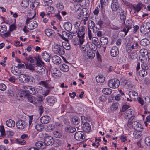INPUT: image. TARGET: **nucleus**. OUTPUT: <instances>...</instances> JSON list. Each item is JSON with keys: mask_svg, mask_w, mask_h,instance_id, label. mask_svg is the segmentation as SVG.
<instances>
[{"mask_svg": "<svg viewBox=\"0 0 150 150\" xmlns=\"http://www.w3.org/2000/svg\"><path fill=\"white\" fill-rule=\"evenodd\" d=\"M35 63L39 67V69L38 70V72L41 75H42L45 73V70L41 66V57L39 56H36L35 58Z\"/></svg>", "mask_w": 150, "mask_h": 150, "instance_id": "nucleus-6", "label": "nucleus"}, {"mask_svg": "<svg viewBox=\"0 0 150 150\" xmlns=\"http://www.w3.org/2000/svg\"><path fill=\"white\" fill-rule=\"evenodd\" d=\"M112 1L111 7L112 10L113 11H119L120 8H121L119 7L118 0H112Z\"/></svg>", "mask_w": 150, "mask_h": 150, "instance_id": "nucleus-8", "label": "nucleus"}, {"mask_svg": "<svg viewBox=\"0 0 150 150\" xmlns=\"http://www.w3.org/2000/svg\"><path fill=\"white\" fill-rule=\"evenodd\" d=\"M52 62L56 64H59L61 62L60 58L57 55H54L52 57Z\"/></svg>", "mask_w": 150, "mask_h": 150, "instance_id": "nucleus-24", "label": "nucleus"}, {"mask_svg": "<svg viewBox=\"0 0 150 150\" xmlns=\"http://www.w3.org/2000/svg\"><path fill=\"white\" fill-rule=\"evenodd\" d=\"M52 75L54 78H59L60 76V72L59 71L55 69L54 70L53 72L52 73Z\"/></svg>", "mask_w": 150, "mask_h": 150, "instance_id": "nucleus-41", "label": "nucleus"}, {"mask_svg": "<svg viewBox=\"0 0 150 150\" xmlns=\"http://www.w3.org/2000/svg\"><path fill=\"white\" fill-rule=\"evenodd\" d=\"M61 36L62 38L65 41L67 40L68 39H71L72 38L73 36L71 34L65 31H62Z\"/></svg>", "mask_w": 150, "mask_h": 150, "instance_id": "nucleus-16", "label": "nucleus"}, {"mask_svg": "<svg viewBox=\"0 0 150 150\" xmlns=\"http://www.w3.org/2000/svg\"><path fill=\"white\" fill-rule=\"evenodd\" d=\"M142 4H139L135 6L134 7V9L137 12H139L141 9Z\"/></svg>", "mask_w": 150, "mask_h": 150, "instance_id": "nucleus-52", "label": "nucleus"}, {"mask_svg": "<svg viewBox=\"0 0 150 150\" xmlns=\"http://www.w3.org/2000/svg\"><path fill=\"white\" fill-rule=\"evenodd\" d=\"M139 102L140 103H147L150 101V98L148 96H144L142 98H138Z\"/></svg>", "mask_w": 150, "mask_h": 150, "instance_id": "nucleus-21", "label": "nucleus"}, {"mask_svg": "<svg viewBox=\"0 0 150 150\" xmlns=\"http://www.w3.org/2000/svg\"><path fill=\"white\" fill-rule=\"evenodd\" d=\"M34 64H31V63L26 64V68L33 71L34 70Z\"/></svg>", "mask_w": 150, "mask_h": 150, "instance_id": "nucleus-49", "label": "nucleus"}, {"mask_svg": "<svg viewBox=\"0 0 150 150\" xmlns=\"http://www.w3.org/2000/svg\"><path fill=\"white\" fill-rule=\"evenodd\" d=\"M91 40L92 41V43H94L96 45V46L98 48H100V43L99 42L98 38L96 37H92Z\"/></svg>", "mask_w": 150, "mask_h": 150, "instance_id": "nucleus-37", "label": "nucleus"}, {"mask_svg": "<svg viewBox=\"0 0 150 150\" xmlns=\"http://www.w3.org/2000/svg\"><path fill=\"white\" fill-rule=\"evenodd\" d=\"M45 33L48 37H52L54 35L55 32L53 30L50 29H46Z\"/></svg>", "mask_w": 150, "mask_h": 150, "instance_id": "nucleus-25", "label": "nucleus"}, {"mask_svg": "<svg viewBox=\"0 0 150 150\" xmlns=\"http://www.w3.org/2000/svg\"><path fill=\"white\" fill-rule=\"evenodd\" d=\"M129 95L130 98L133 100H135L137 98H138V94L137 92L134 91H130L129 93Z\"/></svg>", "mask_w": 150, "mask_h": 150, "instance_id": "nucleus-23", "label": "nucleus"}, {"mask_svg": "<svg viewBox=\"0 0 150 150\" xmlns=\"http://www.w3.org/2000/svg\"><path fill=\"white\" fill-rule=\"evenodd\" d=\"M42 56L45 61L47 62H48L50 61V57L49 54L47 52H44L42 54Z\"/></svg>", "mask_w": 150, "mask_h": 150, "instance_id": "nucleus-29", "label": "nucleus"}, {"mask_svg": "<svg viewBox=\"0 0 150 150\" xmlns=\"http://www.w3.org/2000/svg\"><path fill=\"white\" fill-rule=\"evenodd\" d=\"M100 41L102 45H105L108 42V38L105 37H103L100 39Z\"/></svg>", "mask_w": 150, "mask_h": 150, "instance_id": "nucleus-36", "label": "nucleus"}, {"mask_svg": "<svg viewBox=\"0 0 150 150\" xmlns=\"http://www.w3.org/2000/svg\"><path fill=\"white\" fill-rule=\"evenodd\" d=\"M72 42L74 45L75 46L77 45L79 43H80L79 39V40L77 38L73 39L72 40Z\"/></svg>", "mask_w": 150, "mask_h": 150, "instance_id": "nucleus-60", "label": "nucleus"}, {"mask_svg": "<svg viewBox=\"0 0 150 150\" xmlns=\"http://www.w3.org/2000/svg\"><path fill=\"white\" fill-rule=\"evenodd\" d=\"M145 70L146 69H143L139 71V74L140 76L144 77L147 75V72Z\"/></svg>", "mask_w": 150, "mask_h": 150, "instance_id": "nucleus-48", "label": "nucleus"}, {"mask_svg": "<svg viewBox=\"0 0 150 150\" xmlns=\"http://www.w3.org/2000/svg\"><path fill=\"white\" fill-rule=\"evenodd\" d=\"M72 24L69 22H65L64 25V29L68 31H71L72 28Z\"/></svg>", "mask_w": 150, "mask_h": 150, "instance_id": "nucleus-26", "label": "nucleus"}, {"mask_svg": "<svg viewBox=\"0 0 150 150\" xmlns=\"http://www.w3.org/2000/svg\"><path fill=\"white\" fill-rule=\"evenodd\" d=\"M79 119L77 117L73 118L72 119V122L74 125H77L79 123Z\"/></svg>", "mask_w": 150, "mask_h": 150, "instance_id": "nucleus-51", "label": "nucleus"}, {"mask_svg": "<svg viewBox=\"0 0 150 150\" xmlns=\"http://www.w3.org/2000/svg\"><path fill=\"white\" fill-rule=\"evenodd\" d=\"M35 129L38 131L40 132L42 131L44 128V126L40 124H37L35 126Z\"/></svg>", "mask_w": 150, "mask_h": 150, "instance_id": "nucleus-45", "label": "nucleus"}, {"mask_svg": "<svg viewBox=\"0 0 150 150\" xmlns=\"http://www.w3.org/2000/svg\"><path fill=\"white\" fill-rule=\"evenodd\" d=\"M44 4L45 6L51 5L52 2V0H43Z\"/></svg>", "mask_w": 150, "mask_h": 150, "instance_id": "nucleus-63", "label": "nucleus"}, {"mask_svg": "<svg viewBox=\"0 0 150 150\" xmlns=\"http://www.w3.org/2000/svg\"><path fill=\"white\" fill-rule=\"evenodd\" d=\"M132 25L133 23L131 20H128L127 21H126L125 24V27L124 28L123 30V31L125 32V36L127 35L129 30L132 28Z\"/></svg>", "mask_w": 150, "mask_h": 150, "instance_id": "nucleus-7", "label": "nucleus"}, {"mask_svg": "<svg viewBox=\"0 0 150 150\" xmlns=\"http://www.w3.org/2000/svg\"><path fill=\"white\" fill-rule=\"evenodd\" d=\"M145 144L150 147V137H146L145 139Z\"/></svg>", "mask_w": 150, "mask_h": 150, "instance_id": "nucleus-59", "label": "nucleus"}, {"mask_svg": "<svg viewBox=\"0 0 150 150\" xmlns=\"http://www.w3.org/2000/svg\"><path fill=\"white\" fill-rule=\"evenodd\" d=\"M25 89L28 90L27 91H29L30 93L32 95H35L37 93V88L29 86H26L24 87Z\"/></svg>", "mask_w": 150, "mask_h": 150, "instance_id": "nucleus-14", "label": "nucleus"}, {"mask_svg": "<svg viewBox=\"0 0 150 150\" xmlns=\"http://www.w3.org/2000/svg\"><path fill=\"white\" fill-rule=\"evenodd\" d=\"M140 52L141 54L140 56H146V55H147L148 53L147 50L146 49H142L140 50Z\"/></svg>", "mask_w": 150, "mask_h": 150, "instance_id": "nucleus-54", "label": "nucleus"}, {"mask_svg": "<svg viewBox=\"0 0 150 150\" xmlns=\"http://www.w3.org/2000/svg\"><path fill=\"white\" fill-rule=\"evenodd\" d=\"M52 50L54 52L60 55H63L65 54V51L61 45L54 43L52 45Z\"/></svg>", "mask_w": 150, "mask_h": 150, "instance_id": "nucleus-2", "label": "nucleus"}, {"mask_svg": "<svg viewBox=\"0 0 150 150\" xmlns=\"http://www.w3.org/2000/svg\"><path fill=\"white\" fill-rule=\"evenodd\" d=\"M50 118L48 116H44L42 117L40 119V122L43 124H47L48 123L50 120Z\"/></svg>", "mask_w": 150, "mask_h": 150, "instance_id": "nucleus-22", "label": "nucleus"}, {"mask_svg": "<svg viewBox=\"0 0 150 150\" xmlns=\"http://www.w3.org/2000/svg\"><path fill=\"white\" fill-rule=\"evenodd\" d=\"M134 113V111L132 109L127 110L125 112L124 114V117L126 119H131L133 117V115Z\"/></svg>", "mask_w": 150, "mask_h": 150, "instance_id": "nucleus-12", "label": "nucleus"}, {"mask_svg": "<svg viewBox=\"0 0 150 150\" xmlns=\"http://www.w3.org/2000/svg\"><path fill=\"white\" fill-rule=\"evenodd\" d=\"M83 124L82 127L83 129L86 132H88L91 129V127L90 124L88 122H85L84 121H82V124Z\"/></svg>", "mask_w": 150, "mask_h": 150, "instance_id": "nucleus-19", "label": "nucleus"}, {"mask_svg": "<svg viewBox=\"0 0 150 150\" xmlns=\"http://www.w3.org/2000/svg\"><path fill=\"white\" fill-rule=\"evenodd\" d=\"M131 48L132 49H137L139 46V44L137 42L134 40H132V42L131 44Z\"/></svg>", "mask_w": 150, "mask_h": 150, "instance_id": "nucleus-46", "label": "nucleus"}, {"mask_svg": "<svg viewBox=\"0 0 150 150\" xmlns=\"http://www.w3.org/2000/svg\"><path fill=\"white\" fill-rule=\"evenodd\" d=\"M65 131L67 132L73 133L76 131V129L72 127H65Z\"/></svg>", "mask_w": 150, "mask_h": 150, "instance_id": "nucleus-40", "label": "nucleus"}, {"mask_svg": "<svg viewBox=\"0 0 150 150\" xmlns=\"http://www.w3.org/2000/svg\"><path fill=\"white\" fill-rule=\"evenodd\" d=\"M36 57V56L35 57L33 58H32L31 56H30L28 57H26V60L30 62V63L31 64H35V58Z\"/></svg>", "mask_w": 150, "mask_h": 150, "instance_id": "nucleus-50", "label": "nucleus"}, {"mask_svg": "<svg viewBox=\"0 0 150 150\" xmlns=\"http://www.w3.org/2000/svg\"><path fill=\"white\" fill-rule=\"evenodd\" d=\"M96 79L98 83H100L103 82L105 80V77L101 75L97 76L96 77Z\"/></svg>", "mask_w": 150, "mask_h": 150, "instance_id": "nucleus-31", "label": "nucleus"}, {"mask_svg": "<svg viewBox=\"0 0 150 150\" xmlns=\"http://www.w3.org/2000/svg\"><path fill=\"white\" fill-rule=\"evenodd\" d=\"M47 129L48 131L53 130L55 128L54 125H46Z\"/></svg>", "mask_w": 150, "mask_h": 150, "instance_id": "nucleus-55", "label": "nucleus"}, {"mask_svg": "<svg viewBox=\"0 0 150 150\" xmlns=\"http://www.w3.org/2000/svg\"><path fill=\"white\" fill-rule=\"evenodd\" d=\"M6 86L4 83H0V90L4 91L6 89Z\"/></svg>", "mask_w": 150, "mask_h": 150, "instance_id": "nucleus-64", "label": "nucleus"}, {"mask_svg": "<svg viewBox=\"0 0 150 150\" xmlns=\"http://www.w3.org/2000/svg\"><path fill=\"white\" fill-rule=\"evenodd\" d=\"M48 81L46 80L45 81H42L39 82L38 84L42 86L43 87L46 88H49V83H48Z\"/></svg>", "mask_w": 150, "mask_h": 150, "instance_id": "nucleus-39", "label": "nucleus"}, {"mask_svg": "<svg viewBox=\"0 0 150 150\" xmlns=\"http://www.w3.org/2000/svg\"><path fill=\"white\" fill-rule=\"evenodd\" d=\"M59 68L61 71L64 72L68 71L69 69V66L66 64L60 65Z\"/></svg>", "mask_w": 150, "mask_h": 150, "instance_id": "nucleus-34", "label": "nucleus"}, {"mask_svg": "<svg viewBox=\"0 0 150 150\" xmlns=\"http://www.w3.org/2000/svg\"><path fill=\"white\" fill-rule=\"evenodd\" d=\"M139 59L141 63L142 68L144 69H148L149 67L146 64L147 60L146 57V56H140Z\"/></svg>", "mask_w": 150, "mask_h": 150, "instance_id": "nucleus-9", "label": "nucleus"}, {"mask_svg": "<svg viewBox=\"0 0 150 150\" xmlns=\"http://www.w3.org/2000/svg\"><path fill=\"white\" fill-rule=\"evenodd\" d=\"M54 140L53 138L50 136H47L45 137L44 142L46 145H52L54 143Z\"/></svg>", "mask_w": 150, "mask_h": 150, "instance_id": "nucleus-11", "label": "nucleus"}, {"mask_svg": "<svg viewBox=\"0 0 150 150\" xmlns=\"http://www.w3.org/2000/svg\"><path fill=\"white\" fill-rule=\"evenodd\" d=\"M74 138L77 140L81 141L84 139L85 137L83 132L79 131L76 132L75 134Z\"/></svg>", "mask_w": 150, "mask_h": 150, "instance_id": "nucleus-10", "label": "nucleus"}, {"mask_svg": "<svg viewBox=\"0 0 150 150\" xmlns=\"http://www.w3.org/2000/svg\"><path fill=\"white\" fill-rule=\"evenodd\" d=\"M118 12L120 13V19L123 23H125L126 18V13L122 8H120L119 11Z\"/></svg>", "mask_w": 150, "mask_h": 150, "instance_id": "nucleus-17", "label": "nucleus"}, {"mask_svg": "<svg viewBox=\"0 0 150 150\" xmlns=\"http://www.w3.org/2000/svg\"><path fill=\"white\" fill-rule=\"evenodd\" d=\"M26 124H27L25 121L21 120L17 122L16 126L18 129L21 130L25 128Z\"/></svg>", "mask_w": 150, "mask_h": 150, "instance_id": "nucleus-18", "label": "nucleus"}, {"mask_svg": "<svg viewBox=\"0 0 150 150\" xmlns=\"http://www.w3.org/2000/svg\"><path fill=\"white\" fill-rule=\"evenodd\" d=\"M7 30V27L5 25H2L0 26V32L4 33L6 32Z\"/></svg>", "mask_w": 150, "mask_h": 150, "instance_id": "nucleus-56", "label": "nucleus"}, {"mask_svg": "<svg viewBox=\"0 0 150 150\" xmlns=\"http://www.w3.org/2000/svg\"><path fill=\"white\" fill-rule=\"evenodd\" d=\"M87 56L88 58L91 59H93L95 56V54L92 50H88L87 52Z\"/></svg>", "mask_w": 150, "mask_h": 150, "instance_id": "nucleus-42", "label": "nucleus"}, {"mask_svg": "<svg viewBox=\"0 0 150 150\" xmlns=\"http://www.w3.org/2000/svg\"><path fill=\"white\" fill-rule=\"evenodd\" d=\"M28 94L27 90L22 91L20 92L17 97H19L22 98H26Z\"/></svg>", "mask_w": 150, "mask_h": 150, "instance_id": "nucleus-30", "label": "nucleus"}, {"mask_svg": "<svg viewBox=\"0 0 150 150\" xmlns=\"http://www.w3.org/2000/svg\"><path fill=\"white\" fill-rule=\"evenodd\" d=\"M88 29H93L95 27L94 22L92 20H89L88 22Z\"/></svg>", "mask_w": 150, "mask_h": 150, "instance_id": "nucleus-47", "label": "nucleus"}, {"mask_svg": "<svg viewBox=\"0 0 150 150\" xmlns=\"http://www.w3.org/2000/svg\"><path fill=\"white\" fill-rule=\"evenodd\" d=\"M129 108V106L126 104L124 105L122 107V108L121 110V111L122 112H124L126 111Z\"/></svg>", "mask_w": 150, "mask_h": 150, "instance_id": "nucleus-61", "label": "nucleus"}, {"mask_svg": "<svg viewBox=\"0 0 150 150\" xmlns=\"http://www.w3.org/2000/svg\"><path fill=\"white\" fill-rule=\"evenodd\" d=\"M37 93H40L42 95L43 92V88L42 87L38 86L37 88Z\"/></svg>", "mask_w": 150, "mask_h": 150, "instance_id": "nucleus-57", "label": "nucleus"}, {"mask_svg": "<svg viewBox=\"0 0 150 150\" xmlns=\"http://www.w3.org/2000/svg\"><path fill=\"white\" fill-rule=\"evenodd\" d=\"M110 53L111 55L113 57L117 56L119 54V50L118 48L116 46L113 47L110 50Z\"/></svg>", "mask_w": 150, "mask_h": 150, "instance_id": "nucleus-20", "label": "nucleus"}, {"mask_svg": "<svg viewBox=\"0 0 150 150\" xmlns=\"http://www.w3.org/2000/svg\"><path fill=\"white\" fill-rule=\"evenodd\" d=\"M141 32L144 34H146L150 31V23L146 22L142 24L140 27Z\"/></svg>", "mask_w": 150, "mask_h": 150, "instance_id": "nucleus-5", "label": "nucleus"}, {"mask_svg": "<svg viewBox=\"0 0 150 150\" xmlns=\"http://www.w3.org/2000/svg\"><path fill=\"white\" fill-rule=\"evenodd\" d=\"M32 13L33 16L32 17H27L26 19V24L27 27L28 29L32 30L36 28L38 25L37 22L35 21L32 20L34 17L35 13V11L31 12V14Z\"/></svg>", "mask_w": 150, "mask_h": 150, "instance_id": "nucleus-1", "label": "nucleus"}, {"mask_svg": "<svg viewBox=\"0 0 150 150\" xmlns=\"http://www.w3.org/2000/svg\"><path fill=\"white\" fill-rule=\"evenodd\" d=\"M6 125L9 127H12L14 126L15 125V122L14 121L12 120H7L6 122Z\"/></svg>", "mask_w": 150, "mask_h": 150, "instance_id": "nucleus-35", "label": "nucleus"}, {"mask_svg": "<svg viewBox=\"0 0 150 150\" xmlns=\"http://www.w3.org/2000/svg\"><path fill=\"white\" fill-rule=\"evenodd\" d=\"M85 32H80L78 31L77 37L80 41V45H82L85 41Z\"/></svg>", "mask_w": 150, "mask_h": 150, "instance_id": "nucleus-13", "label": "nucleus"}, {"mask_svg": "<svg viewBox=\"0 0 150 150\" xmlns=\"http://www.w3.org/2000/svg\"><path fill=\"white\" fill-rule=\"evenodd\" d=\"M101 7L103 9L105 6L107 5L109 3V0H100Z\"/></svg>", "mask_w": 150, "mask_h": 150, "instance_id": "nucleus-43", "label": "nucleus"}, {"mask_svg": "<svg viewBox=\"0 0 150 150\" xmlns=\"http://www.w3.org/2000/svg\"><path fill=\"white\" fill-rule=\"evenodd\" d=\"M62 45L63 49L66 50H69L71 48V46L68 41L64 42L62 43Z\"/></svg>", "mask_w": 150, "mask_h": 150, "instance_id": "nucleus-33", "label": "nucleus"}, {"mask_svg": "<svg viewBox=\"0 0 150 150\" xmlns=\"http://www.w3.org/2000/svg\"><path fill=\"white\" fill-rule=\"evenodd\" d=\"M26 99L28 100L29 102L33 103H36L37 102V99L34 96L28 94Z\"/></svg>", "mask_w": 150, "mask_h": 150, "instance_id": "nucleus-27", "label": "nucleus"}, {"mask_svg": "<svg viewBox=\"0 0 150 150\" xmlns=\"http://www.w3.org/2000/svg\"><path fill=\"white\" fill-rule=\"evenodd\" d=\"M127 126L130 128L132 127L137 131H140L142 129V127L141 125L137 121L132 122L128 120Z\"/></svg>", "mask_w": 150, "mask_h": 150, "instance_id": "nucleus-3", "label": "nucleus"}, {"mask_svg": "<svg viewBox=\"0 0 150 150\" xmlns=\"http://www.w3.org/2000/svg\"><path fill=\"white\" fill-rule=\"evenodd\" d=\"M140 43L142 45L145 46L149 44V41L148 39L144 38L141 40Z\"/></svg>", "mask_w": 150, "mask_h": 150, "instance_id": "nucleus-38", "label": "nucleus"}, {"mask_svg": "<svg viewBox=\"0 0 150 150\" xmlns=\"http://www.w3.org/2000/svg\"><path fill=\"white\" fill-rule=\"evenodd\" d=\"M137 53L135 52H133L130 55V58L132 59H134L137 58Z\"/></svg>", "mask_w": 150, "mask_h": 150, "instance_id": "nucleus-58", "label": "nucleus"}, {"mask_svg": "<svg viewBox=\"0 0 150 150\" xmlns=\"http://www.w3.org/2000/svg\"><path fill=\"white\" fill-rule=\"evenodd\" d=\"M29 76L24 74H21L19 77L20 81L23 83H26L29 81Z\"/></svg>", "mask_w": 150, "mask_h": 150, "instance_id": "nucleus-15", "label": "nucleus"}, {"mask_svg": "<svg viewBox=\"0 0 150 150\" xmlns=\"http://www.w3.org/2000/svg\"><path fill=\"white\" fill-rule=\"evenodd\" d=\"M15 93L14 90L13 89H10L8 91V96H13L14 95Z\"/></svg>", "mask_w": 150, "mask_h": 150, "instance_id": "nucleus-62", "label": "nucleus"}, {"mask_svg": "<svg viewBox=\"0 0 150 150\" xmlns=\"http://www.w3.org/2000/svg\"><path fill=\"white\" fill-rule=\"evenodd\" d=\"M103 93L106 95H110L112 92V90L108 88H104L102 90Z\"/></svg>", "mask_w": 150, "mask_h": 150, "instance_id": "nucleus-44", "label": "nucleus"}, {"mask_svg": "<svg viewBox=\"0 0 150 150\" xmlns=\"http://www.w3.org/2000/svg\"><path fill=\"white\" fill-rule=\"evenodd\" d=\"M88 12V10L86 8H83L80 12L81 14L83 16L87 15Z\"/></svg>", "mask_w": 150, "mask_h": 150, "instance_id": "nucleus-53", "label": "nucleus"}, {"mask_svg": "<svg viewBox=\"0 0 150 150\" xmlns=\"http://www.w3.org/2000/svg\"><path fill=\"white\" fill-rule=\"evenodd\" d=\"M35 146L38 148L43 149L46 148L45 143L42 141H38L35 143Z\"/></svg>", "mask_w": 150, "mask_h": 150, "instance_id": "nucleus-28", "label": "nucleus"}, {"mask_svg": "<svg viewBox=\"0 0 150 150\" xmlns=\"http://www.w3.org/2000/svg\"><path fill=\"white\" fill-rule=\"evenodd\" d=\"M46 11L48 12L47 14V16H49L50 14L54 13L55 12L54 7L52 6H48L46 8Z\"/></svg>", "mask_w": 150, "mask_h": 150, "instance_id": "nucleus-32", "label": "nucleus"}, {"mask_svg": "<svg viewBox=\"0 0 150 150\" xmlns=\"http://www.w3.org/2000/svg\"><path fill=\"white\" fill-rule=\"evenodd\" d=\"M108 84L110 88L116 89L119 86L120 81L117 79H113L108 81Z\"/></svg>", "mask_w": 150, "mask_h": 150, "instance_id": "nucleus-4", "label": "nucleus"}]
</instances>
